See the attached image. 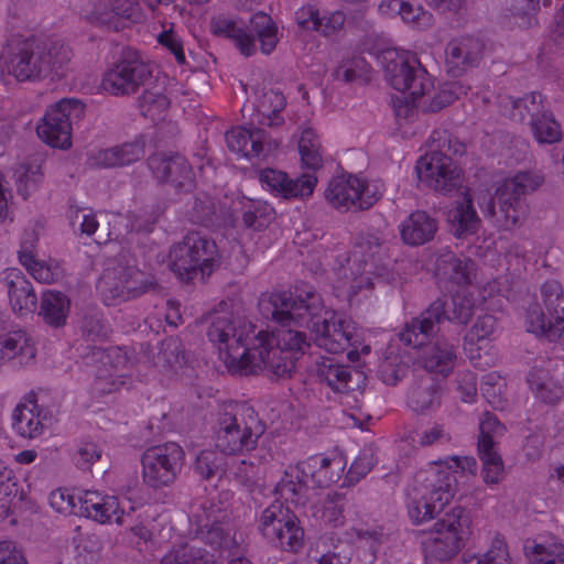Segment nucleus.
I'll use <instances>...</instances> for the list:
<instances>
[{"label": "nucleus", "mask_w": 564, "mask_h": 564, "mask_svg": "<svg viewBox=\"0 0 564 564\" xmlns=\"http://www.w3.org/2000/svg\"><path fill=\"white\" fill-rule=\"evenodd\" d=\"M482 48V43L474 37L451 41L445 51L449 72L458 76L469 67L476 66L481 59Z\"/></svg>", "instance_id": "cd10ccee"}, {"label": "nucleus", "mask_w": 564, "mask_h": 564, "mask_svg": "<svg viewBox=\"0 0 564 564\" xmlns=\"http://www.w3.org/2000/svg\"><path fill=\"white\" fill-rule=\"evenodd\" d=\"M509 104L511 105V119L520 122L527 117H530V121H534L535 118H539L546 110L542 96L539 93H531L518 99L509 98Z\"/></svg>", "instance_id": "8fccbe9b"}, {"label": "nucleus", "mask_w": 564, "mask_h": 564, "mask_svg": "<svg viewBox=\"0 0 564 564\" xmlns=\"http://www.w3.org/2000/svg\"><path fill=\"white\" fill-rule=\"evenodd\" d=\"M460 564H510L509 552L502 540H495L486 553L469 555Z\"/></svg>", "instance_id": "13d9d810"}, {"label": "nucleus", "mask_w": 564, "mask_h": 564, "mask_svg": "<svg viewBox=\"0 0 564 564\" xmlns=\"http://www.w3.org/2000/svg\"><path fill=\"white\" fill-rule=\"evenodd\" d=\"M148 165L159 182H164L169 178L171 169H178L181 171L185 169L184 156L181 154L167 155L165 153H155L148 159Z\"/></svg>", "instance_id": "5fc2aeb1"}, {"label": "nucleus", "mask_w": 564, "mask_h": 564, "mask_svg": "<svg viewBox=\"0 0 564 564\" xmlns=\"http://www.w3.org/2000/svg\"><path fill=\"white\" fill-rule=\"evenodd\" d=\"M41 412L33 400L18 404L12 413V426L15 432L25 438H35L41 435L44 429Z\"/></svg>", "instance_id": "c9c22d12"}, {"label": "nucleus", "mask_w": 564, "mask_h": 564, "mask_svg": "<svg viewBox=\"0 0 564 564\" xmlns=\"http://www.w3.org/2000/svg\"><path fill=\"white\" fill-rule=\"evenodd\" d=\"M36 348L31 336L23 329L0 334V367L19 369L33 362Z\"/></svg>", "instance_id": "5701e85b"}, {"label": "nucleus", "mask_w": 564, "mask_h": 564, "mask_svg": "<svg viewBox=\"0 0 564 564\" xmlns=\"http://www.w3.org/2000/svg\"><path fill=\"white\" fill-rule=\"evenodd\" d=\"M153 286V281L132 265L108 268L98 284L107 305L139 297Z\"/></svg>", "instance_id": "2eb2a0df"}, {"label": "nucleus", "mask_w": 564, "mask_h": 564, "mask_svg": "<svg viewBox=\"0 0 564 564\" xmlns=\"http://www.w3.org/2000/svg\"><path fill=\"white\" fill-rule=\"evenodd\" d=\"M469 525V512L460 506L438 519L422 543L426 564H447L457 556L465 545Z\"/></svg>", "instance_id": "6e6552de"}, {"label": "nucleus", "mask_w": 564, "mask_h": 564, "mask_svg": "<svg viewBox=\"0 0 564 564\" xmlns=\"http://www.w3.org/2000/svg\"><path fill=\"white\" fill-rule=\"evenodd\" d=\"M408 403L415 412H424L441 404V387L432 379L422 380L409 393Z\"/></svg>", "instance_id": "a19ab883"}, {"label": "nucleus", "mask_w": 564, "mask_h": 564, "mask_svg": "<svg viewBox=\"0 0 564 564\" xmlns=\"http://www.w3.org/2000/svg\"><path fill=\"white\" fill-rule=\"evenodd\" d=\"M310 478L303 462L295 466H290L275 487V491L281 498L293 503H303L307 491Z\"/></svg>", "instance_id": "e433bc0d"}, {"label": "nucleus", "mask_w": 564, "mask_h": 564, "mask_svg": "<svg viewBox=\"0 0 564 564\" xmlns=\"http://www.w3.org/2000/svg\"><path fill=\"white\" fill-rule=\"evenodd\" d=\"M473 268L474 262L469 258H459L452 251L442 252L436 259V276L458 285L471 282Z\"/></svg>", "instance_id": "f704fd0d"}, {"label": "nucleus", "mask_w": 564, "mask_h": 564, "mask_svg": "<svg viewBox=\"0 0 564 564\" xmlns=\"http://www.w3.org/2000/svg\"><path fill=\"white\" fill-rule=\"evenodd\" d=\"M466 93L462 84L457 82L446 83L434 93L433 97L426 98V95H424L422 98H417L415 105L425 111L437 112L453 104Z\"/></svg>", "instance_id": "79ce46f5"}, {"label": "nucleus", "mask_w": 564, "mask_h": 564, "mask_svg": "<svg viewBox=\"0 0 564 564\" xmlns=\"http://www.w3.org/2000/svg\"><path fill=\"white\" fill-rule=\"evenodd\" d=\"M85 105L77 99H63L51 106L41 123L39 138L52 148L68 149L72 145L73 124L83 119Z\"/></svg>", "instance_id": "f8f14e48"}, {"label": "nucleus", "mask_w": 564, "mask_h": 564, "mask_svg": "<svg viewBox=\"0 0 564 564\" xmlns=\"http://www.w3.org/2000/svg\"><path fill=\"white\" fill-rule=\"evenodd\" d=\"M346 463L341 456L324 457L315 455L303 462L308 478L318 487H328L337 482L345 469Z\"/></svg>", "instance_id": "473e14b6"}, {"label": "nucleus", "mask_w": 564, "mask_h": 564, "mask_svg": "<svg viewBox=\"0 0 564 564\" xmlns=\"http://www.w3.org/2000/svg\"><path fill=\"white\" fill-rule=\"evenodd\" d=\"M33 235H29V239H24L18 252L20 263L28 270V272L41 283H51L54 280V274L50 267L35 259Z\"/></svg>", "instance_id": "37998d69"}, {"label": "nucleus", "mask_w": 564, "mask_h": 564, "mask_svg": "<svg viewBox=\"0 0 564 564\" xmlns=\"http://www.w3.org/2000/svg\"><path fill=\"white\" fill-rule=\"evenodd\" d=\"M102 455L101 447L93 441H82L73 454V460L77 468L87 470Z\"/></svg>", "instance_id": "e2e57ef3"}, {"label": "nucleus", "mask_w": 564, "mask_h": 564, "mask_svg": "<svg viewBox=\"0 0 564 564\" xmlns=\"http://www.w3.org/2000/svg\"><path fill=\"white\" fill-rule=\"evenodd\" d=\"M259 530L270 543L284 551L296 552L303 546L304 531L297 517L280 501L262 511Z\"/></svg>", "instance_id": "ddd939ff"}, {"label": "nucleus", "mask_w": 564, "mask_h": 564, "mask_svg": "<svg viewBox=\"0 0 564 564\" xmlns=\"http://www.w3.org/2000/svg\"><path fill=\"white\" fill-rule=\"evenodd\" d=\"M478 455L482 462V478L486 484H499L503 479V462L489 441L478 444Z\"/></svg>", "instance_id": "de8ad7c7"}, {"label": "nucleus", "mask_w": 564, "mask_h": 564, "mask_svg": "<svg viewBox=\"0 0 564 564\" xmlns=\"http://www.w3.org/2000/svg\"><path fill=\"white\" fill-rule=\"evenodd\" d=\"M315 372L333 391L347 393L359 387L362 373L350 366L339 365L333 358L321 357L315 361Z\"/></svg>", "instance_id": "b1692460"}, {"label": "nucleus", "mask_w": 564, "mask_h": 564, "mask_svg": "<svg viewBox=\"0 0 564 564\" xmlns=\"http://www.w3.org/2000/svg\"><path fill=\"white\" fill-rule=\"evenodd\" d=\"M464 153V143L449 137L440 138L436 149L416 163L415 171L420 182L443 195L458 191L463 185V175L452 155Z\"/></svg>", "instance_id": "0eeeda50"}, {"label": "nucleus", "mask_w": 564, "mask_h": 564, "mask_svg": "<svg viewBox=\"0 0 564 564\" xmlns=\"http://www.w3.org/2000/svg\"><path fill=\"white\" fill-rule=\"evenodd\" d=\"M543 307L530 305L525 314V325L530 333L551 341L564 338V290L555 280L541 286Z\"/></svg>", "instance_id": "9d476101"}, {"label": "nucleus", "mask_w": 564, "mask_h": 564, "mask_svg": "<svg viewBox=\"0 0 564 564\" xmlns=\"http://www.w3.org/2000/svg\"><path fill=\"white\" fill-rule=\"evenodd\" d=\"M151 76L148 65L132 50H124L121 57L102 77L101 88L113 96L134 94Z\"/></svg>", "instance_id": "f3484780"}, {"label": "nucleus", "mask_w": 564, "mask_h": 564, "mask_svg": "<svg viewBox=\"0 0 564 564\" xmlns=\"http://www.w3.org/2000/svg\"><path fill=\"white\" fill-rule=\"evenodd\" d=\"M195 473L203 479H210L223 473V458L212 449L202 451L194 464Z\"/></svg>", "instance_id": "bf43d9fd"}, {"label": "nucleus", "mask_w": 564, "mask_h": 564, "mask_svg": "<svg viewBox=\"0 0 564 564\" xmlns=\"http://www.w3.org/2000/svg\"><path fill=\"white\" fill-rule=\"evenodd\" d=\"M138 102L141 113L153 121L159 119L170 106L167 97L159 90H145Z\"/></svg>", "instance_id": "6e6d98bb"}, {"label": "nucleus", "mask_w": 564, "mask_h": 564, "mask_svg": "<svg viewBox=\"0 0 564 564\" xmlns=\"http://www.w3.org/2000/svg\"><path fill=\"white\" fill-rule=\"evenodd\" d=\"M474 314L473 295L465 289L458 290L449 297L436 299L420 316L406 323L399 333V339L409 347H421L443 321L467 325Z\"/></svg>", "instance_id": "20e7f679"}, {"label": "nucleus", "mask_w": 564, "mask_h": 564, "mask_svg": "<svg viewBox=\"0 0 564 564\" xmlns=\"http://www.w3.org/2000/svg\"><path fill=\"white\" fill-rule=\"evenodd\" d=\"M70 310V301L59 291H46L43 293L40 305V316L53 327L65 325Z\"/></svg>", "instance_id": "4c0bfd02"}, {"label": "nucleus", "mask_w": 564, "mask_h": 564, "mask_svg": "<svg viewBox=\"0 0 564 564\" xmlns=\"http://www.w3.org/2000/svg\"><path fill=\"white\" fill-rule=\"evenodd\" d=\"M295 21L303 30L318 31L322 29L324 18L314 3H307L295 11Z\"/></svg>", "instance_id": "0e129e2a"}, {"label": "nucleus", "mask_w": 564, "mask_h": 564, "mask_svg": "<svg viewBox=\"0 0 564 564\" xmlns=\"http://www.w3.org/2000/svg\"><path fill=\"white\" fill-rule=\"evenodd\" d=\"M85 19L93 25L119 31L126 22H140L142 9L135 0H91Z\"/></svg>", "instance_id": "6ab92c4d"}, {"label": "nucleus", "mask_w": 564, "mask_h": 564, "mask_svg": "<svg viewBox=\"0 0 564 564\" xmlns=\"http://www.w3.org/2000/svg\"><path fill=\"white\" fill-rule=\"evenodd\" d=\"M358 550L364 552V561L373 563L378 553L390 540L391 533L383 527H362L354 529Z\"/></svg>", "instance_id": "58836bf2"}, {"label": "nucleus", "mask_w": 564, "mask_h": 564, "mask_svg": "<svg viewBox=\"0 0 564 564\" xmlns=\"http://www.w3.org/2000/svg\"><path fill=\"white\" fill-rule=\"evenodd\" d=\"M299 151L304 167L312 172L322 167V145L318 135L312 128L307 127L302 129L299 140Z\"/></svg>", "instance_id": "c03bdc74"}, {"label": "nucleus", "mask_w": 564, "mask_h": 564, "mask_svg": "<svg viewBox=\"0 0 564 564\" xmlns=\"http://www.w3.org/2000/svg\"><path fill=\"white\" fill-rule=\"evenodd\" d=\"M286 100L284 95L278 90L265 91L259 100L258 111L262 117L261 123L269 127H278L283 123L280 112L284 109Z\"/></svg>", "instance_id": "49530a36"}, {"label": "nucleus", "mask_w": 564, "mask_h": 564, "mask_svg": "<svg viewBox=\"0 0 564 564\" xmlns=\"http://www.w3.org/2000/svg\"><path fill=\"white\" fill-rule=\"evenodd\" d=\"M497 196L503 228L510 230L520 226L528 212L525 199L513 196L501 187L498 189Z\"/></svg>", "instance_id": "ea45409f"}, {"label": "nucleus", "mask_w": 564, "mask_h": 564, "mask_svg": "<svg viewBox=\"0 0 564 564\" xmlns=\"http://www.w3.org/2000/svg\"><path fill=\"white\" fill-rule=\"evenodd\" d=\"M402 241L412 247L422 246L434 239L438 221L424 210L411 213L399 225Z\"/></svg>", "instance_id": "c85d7f7f"}, {"label": "nucleus", "mask_w": 564, "mask_h": 564, "mask_svg": "<svg viewBox=\"0 0 564 564\" xmlns=\"http://www.w3.org/2000/svg\"><path fill=\"white\" fill-rule=\"evenodd\" d=\"M260 307L267 318L282 328L274 333L256 332L254 325L230 312L225 302L207 316V337L234 373L290 377L310 346L306 334L291 328L292 325L310 328L315 334V344L330 354L343 352L350 345V323L326 311L321 295L312 288L295 295L272 293L268 300H261Z\"/></svg>", "instance_id": "f257e3e1"}, {"label": "nucleus", "mask_w": 564, "mask_h": 564, "mask_svg": "<svg viewBox=\"0 0 564 564\" xmlns=\"http://www.w3.org/2000/svg\"><path fill=\"white\" fill-rule=\"evenodd\" d=\"M426 343L427 340L420 347L422 351L417 364L431 373L449 376L456 366L457 346L445 338Z\"/></svg>", "instance_id": "393cba45"}, {"label": "nucleus", "mask_w": 564, "mask_h": 564, "mask_svg": "<svg viewBox=\"0 0 564 564\" xmlns=\"http://www.w3.org/2000/svg\"><path fill=\"white\" fill-rule=\"evenodd\" d=\"M183 448L169 442L148 448L142 456V475L145 484L153 488L169 486L182 469Z\"/></svg>", "instance_id": "dca6fc26"}, {"label": "nucleus", "mask_w": 564, "mask_h": 564, "mask_svg": "<svg viewBox=\"0 0 564 564\" xmlns=\"http://www.w3.org/2000/svg\"><path fill=\"white\" fill-rule=\"evenodd\" d=\"M531 564H564V545L562 543H540L532 547Z\"/></svg>", "instance_id": "4d7b16f0"}, {"label": "nucleus", "mask_w": 564, "mask_h": 564, "mask_svg": "<svg viewBox=\"0 0 564 564\" xmlns=\"http://www.w3.org/2000/svg\"><path fill=\"white\" fill-rule=\"evenodd\" d=\"M260 181L271 193L284 199L308 197L317 184L314 173H304L296 178H291L285 172L274 169L262 170Z\"/></svg>", "instance_id": "4be33fe9"}, {"label": "nucleus", "mask_w": 564, "mask_h": 564, "mask_svg": "<svg viewBox=\"0 0 564 564\" xmlns=\"http://www.w3.org/2000/svg\"><path fill=\"white\" fill-rule=\"evenodd\" d=\"M78 492L69 494L67 489H56L50 495V505L58 513L77 516Z\"/></svg>", "instance_id": "69168bd1"}, {"label": "nucleus", "mask_w": 564, "mask_h": 564, "mask_svg": "<svg viewBox=\"0 0 564 564\" xmlns=\"http://www.w3.org/2000/svg\"><path fill=\"white\" fill-rule=\"evenodd\" d=\"M376 463L377 459L372 448H362L348 470L349 479L351 481H359L362 477L371 471Z\"/></svg>", "instance_id": "338daca9"}, {"label": "nucleus", "mask_w": 564, "mask_h": 564, "mask_svg": "<svg viewBox=\"0 0 564 564\" xmlns=\"http://www.w3.org/2000/svg\"><path fill=\"white\" fill-rule=\"evenodd\" d=\"M360 178L354 175H341L329 181L325 189L327 203L340 212L357 210Z\"/></svg>", "instance_id": "2f4dec72"}, {"label": "nucleus", "mask_w": 564, "mask_h": 564, "mask_svg": "<svg viewBox=\"0 0 564 564\" xmlns=\"http://www.w3.org/2000/svg\"><path fill=\"white\" fill-rule=\"evenodd\" d=\"M530 126L539 143H554L561 139L560 126L547 110L530 121Z\"/></svg>", "instance_id": "864d4df0"}, {"label": "nucleus", "mask_w": 564, "mask_h": 564, "mask_svg": "<svg viewBox=\"0 0 564 564\" xmlns=\"http://www.w3.org/2000/svg\"><path fill=\"white\" fill-rule=\"evenodd\" d=\"M171 270L185 282L200 275L202 279L212 274L219 267L220 259L214 240L192 231L170 250Z\"/></svg>", "instance_id": "1a4fd4ad"}, {"label": "nucleus", "mask_w": 564, "mask_h": 564, "mask_svg": "<svg viewBox=\"0 0 564 564\" xmlns=\"http://www.w3.org/2000/svg\"><path fill=\"white\" fill-rule=\"evenodd\" d=\"M84 360L87 366L95 368L94 389L98 393H111L124 383L118 373L119 366L126 362L119 349L93 347Z\"/></svg>", "instance_id": "aec40b11"}, {"label": "nucleus", "mask_w": 564, "mask_h": 564, "mask_svg": "<svg viewBox=\"0 0 564 564\" xmlns=\"http://www.w3.org/2000/svg\"><path fill=\"white\" fill-rule=\"evenodd\" d=\"M69 224L73 229L82 235L91 236L96 232L99 221L97 215L86 208H70L68 213Z\"/></svg>", "instance_id": "680f3d73"}, {"label": "nucleus", "mask_w": 564, "mask_h": 564, "mask_svg": "<svg viewBox=\"0 0 564 564\" xmlns=\"http://www.w3.org/2000/svg\"><path fill=\"white\" fill-rule=\"evenodd\" d=\"M215 35L229 39L245 56L256 54V40L260 43L263 54H271L279 42L278 26L272 18L264 12L254 13L249 24L226 17L214 18L210 22Z\"/></svg>", "instance_id": "423d86ee"}, {"label": "nucleus", "mask_w": 564, "mask_h": 564, "mask_svg": "<svg viewBox=\"0 0 564 564\" xmlns=\"http://www.w3.org/2000/svg\"><path fill=\"white\" fill-rule=\"evenodd\" d=\"M408 371L409 368L406 365L402 364L397 358H388L381 362L379 376L386 384L395 386L406 376Z\"/></svg>", "instance_id": "774afa93"}, {"label": "nucleus", "mask_w": 564, "mask_h": 564, "mask_svg": "<svg viewBox=\"0 0 564 564\" xmlns=\"http://www.w3.org/2000/svg\"><path fill=\"white\" fill-rule=\"evenodd\" d=\"M544 182V176L538 171L518 172L513 177L505 181L502 189L511 195L524 198L535 192Z\"/></svg>", "instance_id": "09e8293b"}, {"label": "nucleus", "mask_w": 564, "mask_h": 564, "mask_svg": "<svg viewBox=\"0 0 564 564\" xmlns=\"http://www.w3.org/2000/svg\"><path fill=\"white\" fill-rule=\"evenodd\" d=\"M386 76L391 86L403 93H409L412 102L430 94L434 87L426 69L421 65L415 54L388 51L383 54Z\"/></svg>", "instance_id": "9b49d317"}, {"label": "nucleus", "mask_w": 564, "mask_h": 564, "mask_svg": "<svg viewBox=\"0 0 564 564\" xmlns=\"http://www.w3.org/2000/svg\"><path fill=\"white\" fill-rule=\"evenodd\" d=\"M558 362L553 359L538 360L528 373L527 381L534 395L544 403H556L564 395Z\"/></svg>", "instance_id": "412c9836"}, {"label": "nucleus", "mask_w": 564, "mask_h": 564, "mask_svg": "<svg viewBox=\"0 0 564 564\" xmlns=\"http://www.w3.org/2000/svg\"><path fill=\"white\" fill-rule=\"evenodd\" d=\"M456 477L448 470L430 469L417 476L406 492V509L411 521L420 524L438 514L454 497Z\"/></svg>", "instance_id": "39448f33"}, {"label": "nucleus", "mask_w": 564, "mask_h": 564, "mask_svg": "<svg viewBox=\"0 0 564 564\" xmlns=\"http://www.w3.org/2000/svg\"><path fill=\"white\" fill-rule=\"evenodd\" d=\"M15 177L18 193L26 199L37 188L42 180V172L39 166L21 165L15 172Z\"/></svg>", "instance_id": "052dcab7"}, {"label": "nucleus", "mask_w": 564, "mask_h": 564, "mask_svg": "<svg viewBox=\"0 0 564 564\" xmlns=\"http://www.w3.org/2000/svg\"><path fill=\"white\" fill-rule=\"evenodd\" d=\"M77 516L91 519L100 524H130L132 513L139 505L131 499L102 495L94 490L78 491Z\"/></svg>", "instance_id": "4468645a"}, {"label": "nucleus", "mask_w": 564, "mask_h": 564, "mask_svg": "<svg viewBox=\"0 0 564 564\" xmlns=\"http://www.w3.org/2000/svg\"><path fill=\"white\" fill-rule=\"evenodd\" d=\"M226 142L231 152H236L246 158L260 156L272 148H276L268 139L267 132L262 129L247 130L245 128H235L226 133Z\"/></svg>", "instance_id": "bb28decb"}, {"label": "nucleus", "mask_w": 564, "mask_h": 564, "mask_svg": "<svg viewBox=\"0 0 564 564\" xmlns=\"http://www.w3.org/2000/svg\"><path fill=\"white\" fill-rule=\"evenodd\" d=\"M265 424L254 409L245 402H226L213 426L216 448L226 455H245L257 447Z\"/></svg>", "instance_id": "7ed1b4c3"}, {"label": "nucleus", "mask_w": 564, "mask_h": 564, "mask_svg": "<svg viewBox=\"0 0 564 564\" xmlns=\"http://www.w3.org/2000/svg\"><path fill=\"white\" fill-rule=\"evenodd\" d=\"M2 281L7 288L12 310L26 315L34 312L37 303L32 283L15 268H9L2 272Z\"/></svg>", "instance_id": "a878e982"}, {"label": "nucleus", "mask_w": 564, "mask_h": 564, "mask_svg": "<svg viewBox=\"0 0 564 564\" xmlns=\"http://www.w3.org/2000/svg\"><path fill=\"white\" fill-rule=\"evenodd\" d=\"M273 208L261 200H248L242 208V220L246 227L254 230L264 229L273 219Z\"/></svg>", "instance_id": "3c124183"}, {"label": "nucleus", "mask_w": 564, "mask_h": 564, "mask_svg": "<svg viewBox=\"0 0 564 564\" xmlns=\"http://www.w3.org/2000/svg\"><path fill=\"white\" fill-rule=\"evenodd\" d=\"M379 11L387 17L400 15L403 22L417 29L432 25V14L414 1L384 0L379 4Z\"/></svg>", "instance_id": "72a5a7b5"}, {"label": "nucleus", "mask_w": 564, "mask_h": 564, "mask_svg": "<svg viewBox=\"0 0 564 564\" xmlns=\"http://www.w3.org/2000/svg\"><path fill=\"white\" fill-rule=\"evenodd\" d=\"M447 221L451 231L457 238H464L477 232L480 218L473 204V198L468 189L462 192L460 198L455 206L448 210Z\"/></svg>", "instance_id": "7c9ffc66"}, {"label": "nucleus", "mask_w": 564, "mask_h": 564, "mask_svg": "<svg viewBox=\"0 0 564 564\" xmlns=\"http://www.w3.org/2000/svg\"><path fill=\"white\" fill-rule=\"evenodd\" d=\"M226 517V511L213 500L204 499L191 506L189 521L193 529L207 528L216 523H221Z\"/></svg>", "instance_id": "a18cd8bd"}, {"label": "nucleus", "mask_w": 564, "mask_h": 564, "mask_svg": "<svg viewBox=\"0 0 564 564\" xmlns=\"http://www.w3.org/2000/svg\"><path fill=\"white\" fill-rule=\"evenodd\" d=\"M145 154V139L135 137L132 141L99 150L94 156V163L100 167H118L132 164Z\"/></svg>", "instance_id": "c756f323"}, {"label": "nucleus", "mask_w": 564, "mask_h": 564, "mask_svg": "<svg viewBox=\"0 0 564 564\" xmlns=\"http://www.w3.org/2000/svg\"><path fill=\"white\" fill-rule=\"evenodd\" d=\"M195 538L184 544L174 546L167 552L161 564H213V555L198 545V541L220 549L228 543V534L224 531L221 523L207 528L193 529Z\"/></svg>", "instance_id": "a211bd4d"}, {"label": "nucleus", "mask_w": 564, "mask_h": 564, "mask_svg": "<svg viewBox=\"0 0 564 564\" xmlns=\"http://www.w3.org/2000/svg\"><path fill=\"white\" fill-rule=\"evenodd\" d=\"M158 365L164 369L177 373L186 365L185 351L176 339H167L162 343L158 354Z\"/></svg>", "instance_id": "603ef678"}, {"label": "nucleus", "mask_w": 564, "mask_h": 564, "mask_svg": "<svg viewBox=\"0 0 564 564\" xmlns=\"http://www.w3.org/2000/svg\"><path fill=\"white\" fill-rule=\"evenodd\" d=\"M74 53L63 40L14 35L0 53L2 75L19 83L59 80L72 69Z\"/></svg>", "instance_id": "f03ea898"}]
</instances>
